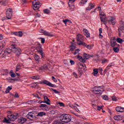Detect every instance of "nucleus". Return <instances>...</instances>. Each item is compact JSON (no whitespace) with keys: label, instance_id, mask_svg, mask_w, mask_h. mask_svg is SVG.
<instances>
[{"label":"nucleus","instance_id":"13","mask_svg":"<svg viewBox=\"0 0 124 124\" xmlns=\"http://www.w3.org/2000/svg\"><path fill=\"white\" fill-rule=\"evenodd\" d=\"M100 18L101 19V21H102V22H103L105 25H106L107 23V20H106V16L105 15V16H100Z\"/></svg>","mask_w":124,"mask_h":124},{"label":"nucleus","instance_id":"25","mask_svg":"<svg viewBox=\"0 0 124 124\" xmlns=\"http://www.w3.org/2000/svg\"><path fill=\"white\" fill-rule=\"evenodd\" d=\"M46 115V113L44 111H42L40 112H39L37 114V117H43V116H45Z\"/></svg>","mask_w":124,"mask_h":124},{"label":"nucleus","instance_id":"28","mask_svg":"<svg viewBox=\"0 0 124 124\" xmlns=\"http://www.w3.org/2000/svg\"><path fill=\"white\" fill-rule=\"evenodd\" d=\"M34 58L37 62H39L40 61V57H39V56H38L37 54H35L34 55Z\"/></svg>","mask_w":124,"mask_h":124},{"label":"nucleus","instance_id":"24","mask_svg":"<svg viewBox=\"0 0 124 124\" xmlns=\"http://www.w3.org/2000/svg\"><path fill=\"white\" fill-rule=\"evenodd\" d=\"M78 59L79 60V61H80L82 62H86V60L84 59H83V57L80 55L78 56Z\"/></svg>","mask_w":124,"mask_h":124},{"label":"nucleus","instance_id":"64","mask_svg":"<svg viewBox=\"0 0 124 124\" xmlns=\"http://www.w3.org/2000/svg\"><path fill=\"white\" fill-rule=\"evenodd\" d=\"M70 62L71 64H72V65L75 64V62H74V61H73V60H70Z\"/></svg>","mask_w":124,"mask_h":124},{"label":"nucleus","instance_id":"60","mask_svg":"<svg viewBox=\"0 0 124 124\" xmlns=\"http://www.w3.org/2000/svg\"><path fill=\"white\" fill-rule=\"evenodd\" d=\"M40 107H47V105L46 104H41Z\"/></svg>","mask_w":124,"mask_h":124},{"label":"nucleus","instance_id":"59","mask_svg":"<svg viewBox=\"0 0 124 124\" xmlns=\"http://www.w3.org/2000/svg\"><path fill=\"white\" fill-rule=\"evenodd\" d=\"M87 1H88V0H82L81 1V3H83V4H84V3H86Z\"/></svg>","mask_w":124,"mask_h":124},{"label":"nucleus","instance_id":"57","mask_svg":"<svg viewBox=\"0 0 124 124\" xmlns=\"http://www.w3.org/2000/svg\"><path fill=\"white\" fill-rule=\"evenodd\" d=\"M59 104L60 105V106L62 107H64V104H63V103L59 102Z\"/></svg>","mask_w":124,"mask_h":124},{"label":"nucleus","instance_id":"61","mask_svg":"<svg viewBox=\"0 0 124 124\" xmlns=\"http://www.w3.org/2000/svg\"><path fill=\"white\" fill-rule=\"evenodd\" d=\"M100 16H105V14L104 13V12H100Z\"/></svg>","mask_w":124,"mask_h":124},{"label":"nucleus","instance_id":"15","mask_svg":"<svg viewBox=\"0 0 124 124\" xmlns=\"http://www.w3.org/2000/svg\"><path fill=\"white\" fill-rule=\"evenodd\" d=\"M83 33L86 37H91V34L87 29H83Z\"/></svg>","mask_w":124,"mask_h":124},{"label":"nucleus","instance_id":"21","mask_svg":"<svg viewBox=\"0 0 124 124\" xmlns=\"http://www.w3.org/2000/svg\"><path fill=\"white\" fill-rule=\"evenodd\" d=\"M33 5V9L36 11V12H37V11H39L38 9H39V4H36Z\"/></svg>","mask_w":124,"mask_h":124},{"label":"nucleus","instance_id":"45","mask_svg":"<svg viewBox=\"0 0 124 124\" xmlns=\"http://www.w3.org/2000/svg\"><path fill=\"white\" fill-rule=\"evenodd\" d=\"M111 99L113 101H117L118 99H117V97H116V96H112L111 97Z\"/></svg>","mask_w":124,"mask_h":124},{"label":"nucleus","instance_id":"6","mask_svg":"<svg viewBox=\"0 0 124 124\" xmlns=\"http://www.w3.org/2000/svg\"><path fill=\"white\" fill-rule=\"evenodd\" d=\"M93 93H95V94H99V96H100L101 93H103V90H101L100 87H94V89L93 90Z\"/></svg>","mask_w":124,"mask_h":124},{"label":"nucleus","instance_id":"49","mask_svg":"<svg viewBox=\"0 0 124 124\" xmlns=\"http://www.w3.org/2000/svg\"><path fill=\"white\" fill-rule=\"evenodd\" d=\"M80 52V50L79 48L77 49L76 51L74 53V55H77V54H78Z\"/></svg>","mask_w":124,"mask_h":124},{"label":"nucleus","instance_id":"32","mask_svg":"<svg viewBox=\"0 0 124 124\" xmlns=\"http://www.w3.org/2000/svg\"><path fill=\"white\" fill-rule=\"evenodd\" d=\"M10 74L12 78H15V77H16V75L15 74V73H14L13 70H11L10 71Z\"/></svg>","mask_w":124,"mask_h":124},{"label":"nucleus","instance_id":"18","mask_svg":"<svg viewBox=\"0 0 124 124\" xmlns=\"http://www.w3.org/2000/svg\"><path fill=\"white\" fill-rule=\"evenodd\" d=\"M25 122H27V119L25 118L21 117L18 119V122L19 124H24Z\"/></svg>","mask_w":124,"mask_h":124},{"label":"nucleus","instance_id":"39","mask_svg":"<svg viewBox=\"0 0 124 124\" xmlns=\"http://www.w3.org/2000/svg\"><path fill=\"white\" fill-rule=\"evenodd\" d=\"M69 5L70 7V10H71V11H73V10H74V9L75 8V6H74V5L69 4Z\"/></svg>","mask_w":124,"mask_h":124},{"label":"nucleus","instance_id":"36","mask_svg":"<svg viewBox=\"0 0 124 124\" xmlns=\"http://www.w3.org/2000/svg\"><path fill=\"white\" fill-rule=\"evenodd\" d=\"M113 51L115 53H119V51H120V49L118 48V46H114L113 48Z\"/></svg>","mask_w":124,"mask_h":124},{"label":"nucleus","instance_id":"20","mask_svg":"<svg viewBox=\"0 0 124 124\" xmlns=\"http://www.w3.org/2000/svg\"><path fill=\"white\" fill-rule=\"evenodd\" d=\"M116 110L117 112H124V108L121 107H117L116 108Z\"/></svg>","mask_w":124,"mask_h":124},{"label":"nucleus","instance_id":"34","mask_svg":"<svg viewBox=\"0 0 124 124\" xmlns=\"http://www.w3.org/2000/svg\"><path fill=\"white\" fill-rule=\"evenodd\" d=\"M76 46H74L73 45H72L70 46V51H74V49H76Z\"/></svg>","mask_w":124,"mask_h":124},{"label":"nucleus","instance_id":"37","mask_svg":"<svg viewBox=\"0 0 124 124\" xmlns=\"http://www.w3.org/2000/svg\"><path fill=\"white\" fill-rule=\"evenodd\" d=\"M27 119L31 120V112H30L26 116Z\"/></svg>","mask_w":124,"mask_h":124},{"label":"nucleus","instance_id":"19","mask_svg":"<svg viewBox=\"0 0 124 124\" xmlns=\"http://www.w3.org/2000/svg\"><path fill=\"white\" fill-rule=\"evenodd\" d=\"M94 6L95 5L93 4V3H89V6L86 8V10H91L93 9V8H94Z\"/></svg>","mask_w":124,"mask_h":124},{"label":"nucleus","instance_id":"43","mask_svg":"<svg viewBox=\"0 0 124 124\" xmlns=\"http://www.w3.org/2000/svg\"><path fill=\"white\" fill-rule=\"evenodd\" d=\"M78 66L79 68H83V67H85V66H86V64H85L84 63H79L78 64Z\"/></svg>","mask_w":124,"mask_h":124},{"label":"nucleus","instance_id":"12","mask_svg":"<svg viewBox=\"0 0 124 124\" xmlns=\"http://www.w3.org/2000/svg\"><path fill=\"white\" fill-rule=\"evenodd\" d=\"M17 118H18V116L16 114H12L10 116L9 120L13 122V121H15Z\"/></svg>","mask_w":124,"mask_h":124},{"label":"nucleus","instance_id":"44","mask_svg":"<svg viewBox=\"0 0 124 124\" xmlns=\"http://www.w3.org/2000/svg\"><path fill=\"white\" fill-rule=\"evenodd\" d=\"M37 0H35L32 2V4L34 5L35 4H40V2L36 1Z\"/></svg>","mask_w":124,"mask_h":124},{"label":"nucleus","instance_id":"52","mask_svg":"<svg viewBox=\"0 0 124 124\" xmlns=\"http://www.w3.org/2000/svg\"><path fill=\"white\" fill-rule=\"evenodd\" d=\"M87 48L88 49H91L93 48V46H92V45H88L86 46Z\"/></svg>","mask_w":124,"mask_h":124},{"label":"nucleus","instance_id":"41","mask_svg":"<svg viewBox=\"0 0 124 124\" xmlns=\"http://www.w3.org/2000/svg\"><path fill=\"white\" fill-rule=\"evenodd\" d=\"M97 73H98V69H94L93 73V74L94 76H95V75L97 74Z\"/></svg>","mask_w":124,"mask_h":124},{"label":"nucleus","instance_id":"53","mask_svg":"<svg viewBox=\"0 0 124 124\" xmlns=\"http://www.w3.org/2000/svg\"><path fill=\"white\" fill-rule=\"evenodd\" d=\"M102 107H104V106H101L98 107L97 110H98V111H100V110L102 109Z\"/></svg>","mask_w":124,"mask_h":124},{"label":"nucleus","instance_id":"47","mask_svg":"<svg viewBox=\"0 0 124 124\" xmlns=\"http://www.w3.org/2000/svg\"><path fill=\"white\" fill-rule=\"evenodd\" d=\"M108 60H107V59H104L102 61V63H106V62H108Z\"/></svg>","mask_w":124,"mask_h":124},{"label":"nucleus","instance_id":"8","mask_svg":"<svg viewBox=\"0 0 124 124\" xmlns=\"http://www.w3.org/2000/svg\"><path fill=\"white\" fill-rule=\"evenodd\" d=\"M40 84H43L44 85H46V86H49L51 87V88H54V84H52L51 82H48L47 80L44 79L42 81L40 82Z\"/></svg>","mask_w":124,"mask_h":124},{"label":"nucleus","instance_id":"35","mask_svg":"<svg viewBox=\"0 0 124 124\" xmlns=\"http://www.w3.org/2000/svg\"><path fill=\"white\" fill-rule=\"evenodd\" d=\"M83 58H84V60H89V54L84 53Z\"/></svg>","mask_w":124,"mask_h":124},{"label":"nucleus","instance_id":"7","mask_svg":"<svg viewBox=\"0 0 124 124\" xmlns=\"http://www.w3.org/2000/svg\"><path fill=\"white\" fill-rule=\"evenodd\" d=\"M123 31H124V22L123 21H121L120 22V25L118 28L119 35H121V34L124 32Z\"/></svg>","mask_w":124,"mask_h":124},{"label":"nucleus","instance_id":"16","mask_svg":"<svg viewBox=\"0 0 124 124\" xmlns=\"http://www.w3.org/2000/svg\"><path fill=\"white\" fill-rule=\"evenodd\" d=\"M124 117L122 115H116L114 117V119L115 120V121H122Z\"/></svg>","mask_w":124,"mask_h":124},{"label":"nucleus","instance_id":"38","mask_svg":"<svg viewBox=\"0 0 124 124\" xmlns=\"http://www.w3.org/2000/svg\"><path fill=\"white\" fill-rule=\"evenodd\" d=\"M11 52H12V49H11V48H7L5 50V53H7L8 54H10Z\"/></svg>","mask_w":124,"mask_h":124},{"label":"nucleus","instance_id":"22","mask_svg":"<svg viewBox=\"0 0 124 124\" xmlns=\"http://www.w3.org/2000/svg\"><path fill=\"white\" fill-rule=\"evenodd\" d=\"M43 32L44 35H47V36H54V35L51 34V33L48 32V31H44Z\"/></svg>","mask_w":124,"mask_h":124},{"label":"nucleus","instance_id":"5","mask_svg":"<svg viewBox=\"0 0 124 124\" xmlns=\"http://www.w3.org/2000/svg\"><path fill=\"white\" fill-rule=\"evenodd\" d=\"M12 48L13 49L14 52L16 54V56L19 57L20 55H21V53L22 51L21 50V48L19 47H16V46L14 45H12Z\"/></svg>","mask_w":124,"mask_h":124},{"label":"nucleus","instance_id":"23","mask_svg":"<svg viewBox=\"0 0 124 124\" xmlns=\"http://www.w3.org/2000/svg\"><path fill=\"white\" fill-rule=\"evenodd\" d=\"M31 79H33L34 80H39L40 79V76L38 75L32 76L31 77Z\"/></svg>","mask_w":124,"mask_h":124},{"label":"nucleus","instance_id":"51","mask_svg":"<svg viewBox=\"0 0 124 124\" xmlns=\"http://www.w3.org/2000/svg\"><path fill=\"white\" fill-rule=\"evenodd\" d=\"M52 78L53 81H54V82H55V83H56V82H58V80L57 79V78H55L54 76H52Z\"/></svg>","mask_w":124,"mask_h":124},{"label":"nucleus","instance_id":"54","mask_svg":"<svg viewBox=\"0 0 124 124\" xmlns=\"http://www.w3.org/2000/svg\"><path fill=\"white\" fill-rule=\"evenodd\" d=\"M40 16H41V15H40V14L37 13L36 15H35V17H36L37 18H39V17H40Z\"/></svg>","mask_w":124,"mask_h":124},{"label":"nucleus","instance_id":"3","mask_svg":"<svg viewBox=\"0 0 124 124\" xmlns=\"http://www.w3.org/2000/svg\"><path fill=\"white\" fill-rule=\"evenodd\" d=\"M83 39H84V38L83 37V35L81 34H78L77 35V44L78 45H83V46H87V45H86V43L83 42Z\"/></svg>","mask_w":124,"mask_h":124},{"label":"nucleus","instance_id":"40","mask_svg":"<svg viewBox=\"0 0 124 124\" xmlns=\"http://www.w3.org/2000/svg\"><path fill=\"white\" fill-rule=\"evenodd\" d=\"M21 69V64H18L16 66V71H19Z\"/></svg>","mask_w":124,"mask_h":124},{"label":"nucleus","instance_id":"14","mask_svg":"<svg viewBox=\"0 0 124 124\" xmlns=\"http://www.w3.org/2000/svg\"><path fill=\"white\" fill-rule=\"evenodd\" d=\"M108 22V23H109V24H112L113 26H114V25L116 24V21H115V18H114L113 17L110 18Z\"/></svg>","mask_w":124,"mask_h":124},{"label":"nucleus","instance_id":"17","mask_svg":"<svg viewBox=\"0 0 124 124\" xmlns=\"http://www.w3.org/2000/svg\"><path fill=\"white\" fill-rule=\"evenodd\" d=\"M44 98L45 99V102L48 105H51V101H50V99L48 98V97L47 96H44Z\"/></svg>","mask_w":124,"mask_h":124},{"label":"nucleus","instance_id":"30","mask_svg":"<svg viewBox=\"0 0 124 124\" xmlns=\"http://www.w3.org/2000/svg\"><path fill=\"white\" fill-rule=\"evenodd\" d=\"M11 90H12V86H8L6 90L5 93H9Z\"/></svg>","mask_w":124,"mask_h":124},{"label":"nucleus","instance_id":"4","mask_svg":"<svg viewBox=\"0 0 124 124\" xmlns=\"http://www.w3.org/2000/svg\"><path fill=\"white\" fill-rule=\"evenodd\" d=\"M6 17H4L2 19V21H4L5 19L6 20V18H7L8 20H10V19H11L12 17V9H8L6 11Z\"/></svg>","mask_w":124,"mask_h":124},{"label":"nucleus","instance_id":"2","mask_svg":"<svg viewBox=\"0 0 124 124\" xmlns=\"http://www.w3.org/2000/svg\"><path fill=\"white\" fill-rule=\"evenodd\" d=\"M36 46H32V49H36L37 52L40 54L42 58L45 56L44 52H43V49L41 47V45L38 43H35Z\"/></svg>","mask_w":124,"mask_h":124},{"label":"nucleus","instance_id":"48","mask_svg":"<svg viewBox=\"0 0 124 124\" xmlns=\"http://www.w3.org/2000/svg\"><path fill=\"white\" fill-rule=\"evenodd\" d=\"M33 96H34V97H37V98H38V99H40V98H41L40 97H39V96H38V94H33Z\"/></svg>","mask_w":124,"mask_h":124},{"label":"nucleus","instance_id":"10","mask_svg":"<svg viewBox=\"0 0 124 124\" xmlns=\"http://www.w3.org/2000/svg\"><path fill=\"white\" fill-rule=\"evenodd\" d=\"M11 34L12 35H13V34H14L15 35H16V36H19V37H22L23 36V32L21 31H19L18 32H11Z\"/></svg>","mask_w":124,"mask_h":124},{"label":"nucleus","instance_id":"46","mask_svg":"<svg viewBox=\"0 0 124 124\" xmlns=\"http://www.w3.org/2000/svg\"><path fill=\"white\" fill-rule=\"evenodd\" d=\"M51 91H53V92H54L55 93H61L60 92L57 91V90H56V89H54L53 88H51Z\"/></svg>","mask_w":124,"mask_h":124},{"label":"nucleus","instance_id":"58","mask_svg":"<svg viewBox=\"0 0 124 124\" xmlns=\"http://www.w3.org/2000/svg\"><path fill=\"white\" fill-rule=\"evenodd\" d=\"M73 75H74V77H75V78H78V75H77V74L76 73L74 72Z\"/></svg>","mask_w":124,"mask_h":124},{"label":"nucleus","instance_id":"9","mask_svg":"<svg viewBox=\"0 0 124 124\" xmlns=\"http://www.w3.org/2000/svg\"><path fill=\"white\" fill-rule=\"evenodd\" d=\"M51 65L49 64H45L43 67H40L39 69L40 70H47L48 69L49 71H52V68L50 69Z\"/></svg>","mask_w":124,"mask_h":124},{"label":"nucleus","instance_id":"62","mask_svg":"<svg viewBox=\"0 0 124 124\" xmlns=\"http://www.w3.org/2000/svg\"><path fill=\"white\" fill-rule=\"evenodd\" d=\"M15 97L18 98V97H19V94L16 93L15 94Z\"/></svg>","mask_w":124,"mask_h":124},{"label":"nucleus","instance_id":"29","mask_svg":"<svg viewBox=\"0 0 124 124\" xmlns=\"http://www.w3.org/2000/svg\"><path fill=\"white\" fill-rule=\"evenodd\" d=\"M67 22H69V23L72 24V22H71V20H68V19H65V20H63V23L65 24V26H67Z\"/></svg>","mask_w":124,"mask_h":124},{"label":"nucleus","instance_id":"11","mask_svg":"<svg viewBox=\"0 0 124 124\" xmlns=\"http://www.w3.org/2000/svg\"><path fill=\"white\" fill-rule=\"evenodd\" d=\"M111 45L112 47H116L120 46V45H118V44H117V42H116L115 38H113V39L111 40Z\"/></svg>","mask_w":124,"mask_h":124},{"label":"nucleus","instance_id":"26","mask_svg":"<svg viewBox=\"0 0 124 124\" xmlns=\"http://www.w3.org/2000/svg\"><path fill=\"white\" fill-rule=\"evenodd\" d=\"M2 5H7L9 2V0H4L1 1Z\"/></svg>","mask_w":124,"mask_h":124},{"label":"nucleus","instance_id":"63","mask_svg":"<svg viewBox=\"0 0 124 124\" xmlns=\"http://www.w3.org/2000/svg\"><path fill=\"white\" fill-rule=\"evenodd\" d=\"M42 43H45V39L44 38H40Z\"/></svg>","mask_w":124,"mask_h":124},{"label":"nucleus","instance_id":"50","mask_svg":"<svg viewBox=\"0 0 124 124\" xmlns=\"http://www.w3.org/2000/svg\"><path fill=\"white\" fill-rule=\"evenodd\" d=\"M103 98L104 99V100H108V96L104 95Z\"/></svg>","mask_w":124,"mask_h":124},{"label":"nucleus","instance_id":"31","mask_svg":"<svg viewBox=\"0 0 124 124\" xmlns=\"http://www.w3.org/2000/svg\"><path fill=\"white\" fill-rule=\"evenodd\" d=\"M116 41L117 42H118V43H120V44H122L123 43V42H124V41L121 39V38H119L118 37L117 39H116Z\"/></svg>","mask_w":124,"mask_h":124},{"label":"nucleus","instance_id":"55","mask_svg":"<svg viewBox=\"0 0 124 124\" xmlns=\"http://www.w3.org/2000/svg\"><path fill=\"white\" fill-rule=\"evenodd\" d=\"M32 85H33L32 86V88H36V86H37V84H36V83H33Z\"/></svg>","mask_w":124,"mask_h":124},{"label":"nucleus","instance_id":"42","mask_svg":"<svg viewBox=\"0 0 124 124\" xmlns=\"http://www.w3.org/2000/svg\"><path fill=\"white\" fill-rule=\"evenodd\" d=\"M53 124H63L59 120H56L53 122Z\"/></svg>","mask_w":124,"mask_h":124},{"label":"nucleus","instance_id":"33","mask_svg":"<svg viewBox=\"0 0 124 124\" xmlns=\"http://www.w3.org/2000/svg\"><path fill=\"white\" fill-rule=\"evenodd\" d=\"M50 12H51L50 11V10H49L48 9H45L44 10V13H45V14L49 15L50 14Z\"/></svg>","mask_w":124,"mask_h":124},{"label":"nucleus","instance_id":"27","mask_svg":"<svg viewBox=\"0 0 124 124\" xmlns=\"http://www.w3.org/2000/svg\"><path fill=\"white\" fill-rule=\"evenodd\" d=\"M6 45L5 42L4 41H2L0 43V47L2 49Z\"/></svg>","mask_w":124,"mask_h":124},{"label":"nucleus","instance_id":"56","mask_svg":"<svg viewBox=\"0 0 124 124\" xmlns=\"http://www.w3.org/2000/svg\"><path fill=\"white\" fill-rule=\"evenodd\" d=\"M4 122L5 123H7V124H9L10 123V121L9 120L6 119V118H5Z\"/></svg>","mask_w":124,"mask_h":124},{"label":"nucleus","instance_id":"1","mask_svg":"<svg viewBox=\"0 0 124 124\" xmlns=\"http://www.w3.org/2000/svg\"><path fill=\"white\" fill-rule=\"evenodd\" d=\"M59 119L62 123H69L71 122V116L67 114H63L60 115Z\"/></svg>","mask_w":124,"mask_h":124}]
</instances>
